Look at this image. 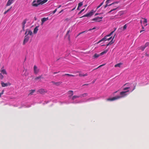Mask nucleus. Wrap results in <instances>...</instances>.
I'll list each match as a JSON object with an SVG mask.
<instances>
[{
  "mask_svg": "<svg viewBox=\"0 0 149 149\" xmlns=\"http://www.w3.org/2000/svg\"><path fill=\"white\" fill-rule=\"evenodd\" d=\"M70 32V30H69L68 31H67V33H66V35L68 36V38H69L70 36V35L69 34V33Z\"/></svg>",
  "mask_w": 149,
  "mask_h": 149,
  "instance_id": "obj_40",
  "label": "nucleus"
},
{
  "mask_svg": "<svg viewBox=\"0 0 149 149\" xmlns=\"http://www.w3.org/2000/svg\"><path fill=\"white\" fill-rule=\"evenodd\" d=\"M145 55L146 56H147L148 57H149V55L147 53H146L145 54Z\"/></svg>",
  "mask_w": 149,
  "mask_h": 149,
  "instance_id": "obj_51",
  "label": "nucleus"
},
{
  "mask_svg": "<svg viewBox=\"0 0 149 149\" xmlns=\"http://www.w3.org/2000/svg\"><path fill=\"white\" fill-rule=\"evenodd\" d=\"M4 91V90H3L2 92H1V93H0V97H1V95H2V94H3Z\"/></svg>",
  "mask_w": 149,
  "mask_h": 149,
  "instance_id": "obj_47",
  "label": "nucleus"
},
{
  "mask_svg": "<svg viewBox=\"0 0 149 149\" xmlns=\"http://www.w3.org/2000/svg\"><path fill=\"white\" fill-rule=\"evenodd\" d=\"M14 1V0H8L6 6H9L12 4Z\"/></svg>",
  "mask_w": 149,
  "mask_h": 149,
  "instance_id": "obj_14",
  "label": "nucleus"
},
{
  "mask_svg": "<svg viewBox=\"0 0 149 149\" xmlns=\"http://www.w3.org/2000/svg\"><path fill=\"white\" fill-rule=\"evenodd\" d=\"M140 23L141 24H142V20H140Z\"/></svg>",
  "mask_w": 149,
  "mask_h": 149,
  "instance_id": "obj_62",
  "label": "nucleus"
},
{
  "mask_svg": "<svg viewBox=\"0 0 149 149\" xmlns=\"http://www.w3.org/2000/svg\"><path fill=\"white\" fill-rule=\"evenodd\" d=\"M104 64H103V65H100L99 67H98L97 68L94 69L93 70H95V69H97L98 68H99L101 67V66H104Z\"/></svg>",
  "mask_w": 149,
  "mask_h": 149,
  "instance_id": "obj_46",
  "label": "nucleus"
},
{
  "mask_svg": "<svg viewBox=\"0 0 149 149\" xmlns=\"http://www.w3.org/2000/svg\"><path fill=\"white\" fill-rule=\"evenodd\" d=\"M30 93L29 94V95H32L33 94V93L35 92V90H30Z\"/></svg>",
  "mask_w": 149,
  "mask_h": 149,
  "instance_id": "obj_23",
  "label": "nucleus"
},
{
  "mask_svg": "<svg viewBox=\"0 0 149 149\" xmlns=\"http://www.w3.org/2000/svg\"><path fill=\"white\" fill-rule=\"evenodd\" d=\"M129 91V90H127V91H123L121 92L120 94V96H117L113 97L112 98H109L107 99V100L109 101H112L119 99L122 97H124L127 95V92H128Z\"/></svg>",
  "mask_w": 149,
  "mask_h": 149,
  "instance_id": "obj_1",
  "label": "nucleus"
},
{
  "mask_svg": "<svg viewBox=\"0 0 149 149\" xmlns=\"http://www.w3.org/2000/svg\"><path fill=\"white\" fill-rule=\"evenodd\" d=\"M89 100H95V99H94V98H90V99H89Z\"/></svg>",
  "mask_w": 149,
  "mask_h": 149,
  "instance_id": "obj_55",
  "label": "nucleus"
},
{
  "mask_svg": "<svg viewBox=\"0 0 149 149\" xmlns=\"http://www.w3.org/2000/svg\"><path fill=\"white\" fill-rule=\"evenodd\" d=\"M108 37H109L108 35L104 37V38H102L97 43L103 41H106L107 40H109L111 39V38H112V37H110L109 38H108Z\"/></svg>",
  "mask_w": 149,
  "mask_h": 149,
  "instance_id": "obj_4",
  "label": "nucleus"
},
{
  "mask_svg": "<svg viewBox=\"0 0 149 149\" xmlns=\"http://www.w3.org/2000/svg\"><path fill=\"white\" fill-rule=\"evenodd\" d=\"M77 72V73H79V76L80 77H84L85 76H87L88 75V74L87 73H86L85 74H84L82 73L81 72H80L79 71H78Z\"/></svg>",
  "mask_w": 149,
  "mask_h": 149,
  "instance_id": "obj_12",
  "label": "nucleus"
},
{
  "mask_svg": "<svg viewBox=\"0 0 149 149\" xmlns=\"http://www.w3.org/2000/svg\"><path fill=\"white\" fill-rule=\"evenodd\" d=\"M116 10V8H114L113 9H111L110 11H109L108 12V13H111V12L112 11H113L115 10Z\"/></svg>",
  "mask_w": 149,
  "mask_h": 149,
  "instance_id": "obj_42",
  "label": "nucleus"
},
{
  "mask_svg": "<svg viewBox=\"0 0 149 149\" xmlns=\"http://www.w3.org/2000/svg\"><path fill=\"white\" fill-rule=\"evenodd\" d=\"M25 72L24 74V75H25V76H28V72H27V70L26 69L25 70Z\"/></svg>",
  "mask_w": 149,
  "mask_h": 149,
  "instance_id": "obj_38",
  "label": "nucleus"
},
{
  "mask_svg": "<svg viewBox=\"0 0 149 149\" xmlns=\"http://www.w3.org/2000/svg\"><path fill=\"white\" fill-rule=\"evenodd\" d=\"M109 3V2H108V3L106 2V4L104 6V8H106L108 6H111V5H109L108 4Z\"/></svg>",
  "mask_w": 149,
  "mask_h": 149,
  "instance_id": "obj_39",
  "label": "nucleus"
},
{
  "mask_svg": "<svg viewBox=\"0 0 149 149\" xmlns=\"http://www.w3.org/2000/svg\"><path fill=\"white\" fill-rule=\"evenodd\" d=\"M95 29V27H94V28H93L92 29H89V30H88V31H90L92 29Z\"/></svg>",
  "mask_w": 149,
  "mask_h": 149,
  "instance_id": "obj_50",
  "label": "nucleus"
},
{
  "mask_svg": "<svg viewBox=\"0 0 149 149\" xmlns=\"http://www.w3.org/2000/svg\"><path fill=\"white\" fill-rule=\"evenodd\" d=\"M109 45V43H108L107 44V47H108Z\"/></svg>",
  "mask_w": 149,
  "mask_h": 149,
  "instance_id": "obj_60",
  "label": "nucleus"
},
{
  "mask_svg": "<svg viewBox=\"0 0 149 149\" xmlns=\"http://www.w3.org/2000/svg\"><path fill=\"white\" fill-rule=\"evenodd\" d=\"M61 5H60L59 6H58V8H60V7H61Z\"/></svg>",
  "mask_w": 149,
  "mask_h": 149,
  "instance_id": "obj_63",
  "label": "nucleus"
},
{
  "mask_svg": "<svg viewBox=\"0 0 149 149\" xmlns=\"http://www.w3.org/2000/svg\"><path fill=\"white\" fill-rule=\"evenodd\" d=\"M1 85L2 87H5L8 86H10L11 84L9 82H7V83H5L3 81L1 82Z\"/></svg>",
  "mask_w": 149,
  "mask_h": 149,
  "instance_id": "obj_9",
  "label": "nucleus"
},
{
  "mask_svg": "<svg viewBox=\"0 0 149 149\" xmlns=\"http://www.w3.org/2000/svg\"><path fill=\"white\" fill-rule=\"evenodd\" d=\"M59 71H58V72H54L53 73V74H57V73H59Z\"/></svg>",
  "mask_w": 149,
  "mask_h": 149,
  "instance_id": "obj_53",
  "label": "nucleus"
},
{
  "mask_svg": "<svg viewBox=\"0 0 149 149\" xmlns=\"http://www.w3.org/2000/svg\"><path fill=\"white\" fill-rule=\"evenodd\" d=\"M108 51V50L107 49L106 50L104 51V52H101L99 54H98L97 53L95 54L93 56V59H95L96 58H97L99 56H102L104 54L106 53Z\"/></svg>",
  "mask_w": 149,
  "mask_h": 149,
  "instance_id": "obj_3",
  "label": "nucleus"
},
{
  "mask_svg": "<svg viewBox=\"0 0 149 149\" xmlns=\"http://www.w3.org/2000/svg\"><path fill=\"white\" fill-rule=\"evenodd\" d=\"M144 47H149V42H146V43L145 44V45H144Z\"/></svg>",
  "mask_w": 149,
  "mask_h": 149,
  "instance_id": "obj_34",
  "label": "nucleus"
},
{
  "mask_svg": "<svg viewBox=\"0 0 149 149\" xmlns=\"http://www.w3.org/2000/svg\"><path fill=\"white\" fill-rule=\"evenodd\" d=\"M123 64V63H118L116 64L114 66L115 67H120V65H122Z\"/></svg>",
  "mask_w": 149,
  "mask_h": 149,
  "instance_id": "obj_24",
  "label": "nucleus"
},
{
  "mask_svg": "<svg viewBox=\"0 0 149 149\" xmlns=\"http://www.w3.org/2000/svg\"><path fill=\"white\" fill-rule=\"evenodd\" d=\"M103 18L102 17H97L96 18H95L93 19V21H95L96 22H100L102 21V19Z\"/></svg>",
  "mask_w": 149,
  "mask_h": 149,
  "instance_id": "obj_11",
  "label": "nucleus"
},
{
  "mask_svg": "<svg viewBox=\"0 0 149 149\" xmlns=\"http://www.w3.org/2000/svg\"><path fill=\"white\" fill-rule=\"evenodd\" d=\"M85 9H82L81 11H80L78 13V14H80L81 13H82L84 10Z\"/></svg>",
  "mask_w": 149,
  "mask_h": 149,
  "instance_id": "obj_45",
  "label": "nucleus"
},
{
  "mask_svg": "<svg viewBox=\"0 0 149 149\" xmlns=\"http://www.w3.org/2000/svg\"><path fill=\"white\" fill-rule=\"evenodd\" d=\"M63 9L62 10H61L60 11V12H59V13H61L62 12H63Z\"/></svg>",
  "mask_w": 149,
  "mask_h": 149,
  "instance_id": "obj_54",
  "label": "nucleus"
},
{
  "mask_svg": "<svg viewBox=\"0 0 149 149\" xmlns=\"http://www.w3.org/2000/svg\"><path fill=\"white\" fill-rule=\"evenodd\" d=\"M34 72L35 74H38L39 71V69L36 65L34 66L33 67Z\"/></svg>",
  "mask_w": 149,
  "mask_h": 149,
  "instance_id": "obj_8",
  "label": "nucleus"
},
{
  "mask_svg": "<svg viewBox=\"0 0 149 149\" xmlns=\"http://www.w3.org/2000/svg\"><path fill=\"white\" fill-rule=\"evenodd\" d=\"M52 84H54L55 85L58 86H59L62 83V82L61 81H58L57 82H55L54 81H52Z\"/></svg>",
  "mask_w": 149,
  "mask_h": 149,
  "instance_id": "obj_15",
  "label": "nucleus"
},
{
  "mask_svg": "<svg viewBox=\"0 0 149 149\" xmlns=\"http://www.w3.org/2000/svg\"><path fill=\"white\" fill-rule=\"evenodd\" d=\"M93 12L92 11H91L89 13H88L87 14H86L85 15H84L82 17H80V18H82L83 17H88L91 16V15H93Z\"/></svg>",
  "mask_w": 149,
  "mask_h": 149,
  "instance_id": "obj_10",
  "label": "nucleus"
},
{
  "mask_svg": "<svg viewBox=\"0 0 149 149\" xmlns=\"http://www.w3.org/2000/svg\"><path fill=\"white\" fill-rule=\"evenodd\" d=\"M114 38V36L112 38V40H111V41L108 43H109V45H111L113 43H114V41L113 40V39Z\"/></svg>",
  "mask_w": 149,
  "mask_h": 149,
  "instance_id": "obj_25",
  "label": "nucleus"
},
{
  "mask_svg": "<svg viewBox=\"0 0 149 149\" xmlns=\"http://www.w3.org/2000/svg\"><path fill=\"white\" fill-rule=\"evenodd\" d=\"M114 32V31L111 32L110 33L107 35L109 37L111 36V35L113 34V33Z\"/></svg>",
  "mask_w": 149,
  "mask_h": 149,
  "instance_id": "obj_43",
  "label": "nucleus"
},
{
  "mask_svg": "<svg viewBox=\"0 0 149 149\" xmlns=\"http://www.w3.org/2000/svg\"><path fill=\"white\" fill-rule=\"evenodd\" d=\"M79 6H78V8H77V10H80V9H79Z\"/></svg>",
  "mask_w": 149,
  "mask_h": 149,
  "instance_id": "obj_58",
  "label": "nucleus"
},
{
  "mask_svg": "<svg viewBox=\"0 0 149 149\" xmlns=\"http://www.w3.org/2000/svg\"><path fill=\"white\" fill-rule=\"evenodd\" d=\"M38 92L41 94H44L45 93L47 92V91L43 89H40L38 90Z\"/></svg>",
  "mask_w": 149,
  "mask_h": 149,
  "instance_id": "obj_13",
  "label": "nucleus"
},
{
  "mask_svg": "<svg viewBox=\"0 0 149 149\" xmlns=\"http://www.w3.org/2000/svg\"><path fill=\"white\" fill-rule=\"evenodd\" d=\"M124 14V12L123 11H120L118 13V14L117 15L118 16L119 15L120 16L121 15H122Z\"/></svg>",
  "mask_w": 149,
  "mask_h": 149,
  "instance_id": "obj_29",
  "label": "nucleus"
},
{
  "mask_svg": "<svg viewBox=\"0 0 149 149\" xmlns=\"http://www.w3.org/2000/svg\"><path fill=\"white\" fill-rule=\"evenodd\" d=\"M135 86H134V88L133 90H132V91H133L135 89Z\"/></svg>",
  "mask_w": 149,
  "mask_h": 149,
  "instance_id": "obj_59",
  "label": "nucleus"
},
{
  "mask_svg": "<svg viewBox=\"0 0 149 149\" xmlns=\"http://www.w3.org/2000/svg\"><path fill=\"white\" fill-rule=\"evenodd\" d=\"M41 0H34L32 3L33 6L37 7L38 5H41Z\"/></svg>",
  "mask_w": 149,
  "mask_h": 149,
  "instance_id": "obj_2",
  "label": "nucleus"
},
{
  "mask_svg": "<svg viewBox=\"0 0 149 149\" xmlns=\"http://www.w3.org/2000/svg\"><path fill=\"white\" fill-rule=\"evenodd\" d=\"M104 1L102 2L97 7V9H98V8H99L101 6H102L103 5V3H104Z\"/></svg>",
  "mask_w": 149,
  "mask_h": 149,
  "instance_id": "obj_36",
  "label": "nucleus"
},
{
  "mask_svg": "<svg viewBox=\"0 0 149 149\" xmlns=\"http://www.w3.org/2000/svg\"><path fill=\"white\" fill-rule=\"evenodd\" d=\"M48 19V17L45 18L44 17L41 19V25H42L44 22Z\"/></svg>",
  "mask_w": 149,
  "mask_h": 149,
  "instance_id": "obj_16",
  "label": "nucleus"
},
{
  "mask_svg": "<svg viewBox=\"0 0 149 149\" xmlns=\"http://www.w3.org/2000/svg\"><path fill=\"white\" fill-rule=\"evenodd\" d=\"M75 8H73V9L72 10H74V9H75Z\"/></svg>",
  "mask_w": 149,
  "mask_h": 149,
  "instance_id": "obj_64",
  "label": "nucleus"
},
{
  "mask_svg": "<svg viewBox=\"0 0 149 149\" xmlns=\"http://www.w3.org/2000/svg\"><path fill=\"white\" fill-rule=\"evenodd\" d=\"M26 23V19H24L22 23V29L23 31H24L25 24Z\"/></svg>",
  "mask_w": 149,
  "mask_h": 149,
  "instance_id": "obj_19",
  "label": "nucleus"
},
{
  "mask_svg": "<svg viewBox=\"0 0 149 149\" xmlns=\"http://www.w3.org/2000/svg\"><path fill=\"white\" fill-rule=\"evenodd\" d=\"M79 97V96H77V95H74L73 96L72 99L73 100H74L76 98H78Z\"/></svg>",
  "mask_w": 149,
  "mask_h": 149,
  "instance_id": "obj_28",
  "label": "nucleus"
},
{
  "mask_svg": "<svg viewBox=\"0 0 149 149\" xmlns=\"http://www.w3.org/2000/svg\"><path fill=\"white\" fill-rule=\"evenodd\" d=\"M118 18L119 17H118V15H116L114 16L111 17H110V19H113L115 18Z\"/></svg>",
  "mask_w": 149,
  "mask_h": 149,
  "instance_id": "obj_27",
  "label": "nucleus"
},
{
  "mask_svg": "<svg viewBox=\"0 0 149 149\" xmlns=\"http://www.w3.org/2000/svg\"><path fill=\"white\" fill-rule=\"evenodd\" d=\"M146 47L144 45L141 46L140 47L138 48L139 50H141L142 51H143Z\"/></svg>",
  "mask_w": 149,
  "mask_h": 149,
  "instance_id": "obj_21",
  "label": "nucleus"
},
{
  "mask_svg": "<svg viewBox=\"0 0 149 149\" xmlns=\"http://www.w3.org/2000/svg\"><path fill=\"white\" fill-rule=\"evenodd\" d=\"M57 10V9H56L55 10H54L53 12L52 13L54 14L55 13L56 11Z\"/></svg>",
  "mask_w": 149,
  "mask_h": 149,
  "instance_id": "obj_49",
  "label": "nucleus"
},
{
  "mask_svg": "<svg viewBox=\"0 0 149 149\" xmlns=\"http://www.w3.org/2000/svg\"><path fill=\"white\" fill-rule=\"evenodd\" d=\"M118 2H116L113 3H111L109 5H111L112 6L113 9L116 8V10L118 8L119 6L118 5Z\"/></svg>",
  "mask_w": 149,
  "mask_h": 149,
  "instance_id": "obj_5",
  "label": "nucleus"
},
{
  "mask_svg": "<svg viewBox=\"0 0 149 149\" xmlns=\"http://www.w3.org/2000/svg\"><path fill=\"white\" fill-rule=\"evenodd\" d=\"M0 71L3 74H7V72L6 71V70L3 69V68L1 69Z\"/></svg>",
  "mask_w": 149,
  "mask_h": 149,
  "instance_id": "obj_18",
  "label": "nucleus"
},
{
  "mask_svg": "<svg viewBox=\"0 0 149 149\" xmlns=\"http://www.w3.org/2000/svg\"><path fill=\"white\" fill-rule=\"evenodd\" d=\"M48 0H41V3H41V5H42L47 2Z\"/></svg>",
  "mask_w": 149,
  "mask_h": 149,
  "instance_id": "obj_31",
  "label": "nucleus"
},
{
  "mask_svg": "<svg viewBox=\"0 0 149 149\" xmlns=\"http://www.w3.org/2000/svg\"><path fill=\"white\" fill-rule=\"evenodd\" d=\"M38 26H36L34 29L33 30V33L36 34L37 33L38 31Z\"/></svg>",
  "mask_w": 149,
  "mask_h": 149,
  "instance_id": "obj_20",
  "label": "nucleus"
},
{
  "mask_svg": "<svg viewBox=\"0 0 149 149\" xmlns=\"http://www.w3.org/2000/svg\"><path fill=\"white\" fill-rule=\"evenodd\" d=\"M88 95V94L86 93H84L83 94H81L79 95V97H85L86 96H87Z\"/></svg>",
  "mask_w": 149,
  "mask_h": 149,
  "instance_id": "obj_22",
  "label": "nucleus"
},
{
  "mask_svg": "<svg viewBox=\"0 0 149 149\" xmlns=\"http://www.w3.org/2000/svg\"><path fill=\"white\" fill-rule=\"evenodd\" d=\"M130 88L129 87H125V88L123 89V90H127L129 89Z\"/></svg>",
  "mask_w": 149,
  "mask_h": 149,
  "instance_id": "obj_48",
  "label": "nucleus"
},
{
  "mask_svg": "<svg viewBox=\"0 0 149 149\" xmlns=\"http://www.w3.org/2000/svg\"><path fill=\"white\" fill-rule=\"evenodd\" d=\"M142 19H144L143 24H144V26H146L148 25L147 19H146L143 18H142Z\"/></svg>",
  "mask_w": 149,
  "mask_h": 149,
  "instance_id": "obj_17",
  "label": "nucleus"
},
{
  "mask_svg": "<svg viewBox=\"0 0 149 149\" xmlns=\"http://www.w3.org/2000/svg\"><path fill=\"white\" fill-rule=\"evenodd\" d=\"M64 76H72V77H74V75L69 74H65L64 75H63Z\"/></svg>",
  "mask_w": 149,
  "mask_h": 149,
  "instance_id": "obj_30",
  "label": "nucleus"
},
{
  "mask_svg": "<svg viewBox=\"0 0 149 149\" xmlns=\"http://www.w3.org/2000/svg\"><path fill=\"white\" fill-rule=\"evenodd\" d=\"M142 29H144V28L142 25Z\"/></svg>",
  "mask_w": 149,
  "mask_h": 149,
  "instance_id": "obj_61",
  "label": "nucleus"
},
{
  "mask_svg": "<svg viewBox=\"0 0 149 149\" xmlns=\"http://www.w3.org/2000/svg\"><path fill=\"white\" fill-rule=\"evenodd\" d=\"M89 85V84H84L83 85V86H88Z\"/></svg>",
  "mask_w": 149,
  "mask_h": 149,
  "instance_id": "obj_52",
  "label": "nucleus"
},
{
  "mask_svg": "<svg viewBox=\"0 0 149 149\" xmlns=\"http://www.w3.org/2000/svg\"><path fill=\"white\" fill-rule=\"evenodd\" d=\"M144 31V30H141L140 31V33H141L142 32H143V31Z\"/></svg>",
  "mask_w": 149,
  "mask_h": 149,
  "instance_id": "obj_56",
  "label": "nucleus"
},
{
  "mask_svg": "<svg viewBox=\"0 0 149 149\" xmlns=\"http://www.w3.org/2000/svg\"><path fill=\"white\" fill-rule=\"evenodd\" d=\"M68 93L69 94H70V97L72 96L73 95V91L72 90H70L68 91Z\"/></svg>",
  "mask_w": 149,
  "mask_h": 149,
  "instance_id": "obj_26",
  "label": "nucleus"
},
{
  "mask_svg": "<svg viewBox=\"0 0 149 149\" xmlns=\"http://www.w3.org/2000/svg\"><path fill=\"white\" fill-rule=\"evenodd\" d=\"M83 2H81L78 3V6H79V7H80L83 5Z\"/></svg>",
  "mask_w": 149,
  "mask_h": 149,
  "instance_id": "obj_37",
  "label": "nucleus"
},
{
  "mask_svg": "<svg viewBox=\"0 0 149 149\" xmlns=\"http://www.w3.org/2000/svg\"><path fill=\"white\" fill-rule=\"evenodd\" d=\"M29 38L30 37L27 35H26L25 36L23 42V45H24L26 43L28 42Z\"/></svg>",
  "mask_w": 149,
  "mask_h": 149,
  "instance_id": "obj_6",
  "label": "nucleus"
},
{
  "mask_svg": "<svg viewBox=\"0 0 149 149\" xmlns=\"http://www.w3.org/2000/svg\"><path fill=\"white\" fill-rule=\"evenodd\" d=\"M127 24H125L123 26V31H124L126 29H127Z\"/></svg>",
  "mask_w": 149,
  "mask_h": 149,
  "instance_id": "obj_32",
  "label": "nucleus"
},
{
  "mask_svg": "<svg viewBox=\"0 0 149 149\" xmlns=\"http://www.w3.org/2000/svg\"><path fill=\"white\" fill-rule=\"evenodd\" d=\"M12 7H11L9 9H8L7 10H6V11H5L4 13V14H6L7 12H8V11H10V9H11V8H12Z\"/></svg>",
  "mask_w": 149,
  "mask_h": 149,
  "instance_id": "obj_35",
  "label": "nucleus"
},
{
  "mask_svg": "<svg viewBox=\"0 0 149 149\" xmlns=\"http://www.w3.org/2000/svg\"><path fill=\"white\" fill-rule=\"evenodd\" d=\"M42 77V76H39L37 77H36L35 79V80H38V79H40Z\"/></svg>",
  "mask_w": 149,
  "mask_h": 149,
  "instance_id": "obj_33",
  "label": "nucleus"
},
{
  "mask_svg": "<svg viewBox=\"0 0 149 149\" xmlns=\"http://www.w3.org/2000/svg\"><path fill=\"white\" fill-rule=\"evenodd\" d=\"M110 0H107V3H108V2H109V1Z\"/></svg>",
  "mask_w": 149,
  "mask_h": 149,
  "instance_id": "obj_57",
  "label": "nucleus"
},
{
  "mask_svg": "<svg viewBox=\"0 0 149 149\" xmlns=\"http://www.w3.org/2000/svg\"><path fill=\"white\" fill-rule=\"evenodd\" d=\"M116 10V8H114L113 9H111L110 11H109L108 12V13H111V12L112 11H113L115 10Z\"/></svg>",
  "mask_w": 149,
  "mask_h": 149,
  "instance_id": "obj_41",
  "label": "nucleus"
},
{
  "mask_svg": "<svg viewBox=\"0 0 149 149\" xmlns=\"http://www.w3.org/2000/svg\"><path fill=\"white\" fill-rule=\"evenodd\" d=\"M3 76L2 75L1 73H0V78L1 79H3Z\"/></svg>",
  "mask_w": 149,
  "mask_h": 149,
  "instance_id": "obj_44",
  "label": "nucleus"
},
{
  "mask_svg": "<svg viewBox=\"0 0 149 149\" xmlns=\"http://www.w3.org/2000/svg\"><path fill=\"white\" fill-rule=\"evenodd\" d=\"M25 35H29L30 36H32L33 35V33L32 31L29 29H27L26 30V32L24 33Z\"/></svg>",
  "mask_w": 149,
  "mask_h": 149,
  "instance_id": "obj_7",
  "label": "nucleus"
}]
</instances>
